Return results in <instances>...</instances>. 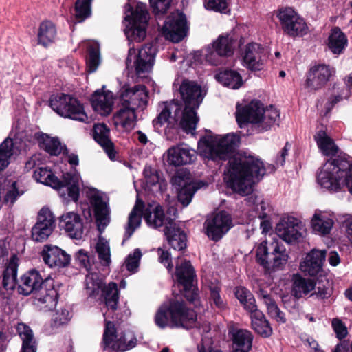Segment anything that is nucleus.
Wrapping results in <instances>:
<instances>
[{
  "mask_svg": "<svg viewBox=\"0 0 352 352\" xmlns=\"http://www.w3.org/2000/svg\"><path fill=\"white\" fill-rule=\"evenodd\" d=\"M332 327L339 339L344 338L347 334L346 327L339 319H333L332 321Z\"/></svg>",
  "mask_w": 352,
  "mask_h": 352,
  "instance_id": "nucleus-62",
  "label": "nucleus"
},
{
  "mask_svg": "<svg viewBox=\"0 0 352 352\" xmlns=\"http://www.w3.org/2000/svg\"><path fill=\"white\" fill-rule=\"evenodd\" d=\"M18 268V258L16 255L12 256L6 270L3 272L2 283L6 290L14 289Z\"/></svg>",
  "mask_w": 352,
  "mask_h": 352,
  "instance_id": "nucleus-41",
  "label": "nucleus"
},
{
  "mask_svg": "<svg viewBox=\"0 0 352 352\" xmlns=\"http://www.w3.org/2000/svg\"><path fill=\"white\" fill-rule=\"evenodd\" d=\"M87 52L88 55L86 60L87 67L89 72H94L100 64V54L98 43H89L87 47Z\"/></svg>",
  "mask_w": 352,
  "mask_h": 352,
  "instance_id": "nucleus-47",
  "label": "nucleus"
},
{
  "mask_svg": "<svg viewBox=\"0 0 352 352\" xmlns=\"http://www.w3.org/2000/svg\"><path fill=\"white\" fill-rule=\"evenodd\" d=\"M280 113L277 109L273 107L266 109H263L258 125H256V133L269 130L272 126L278 123Z\"/></svg>",
  "mask_w": 352,
  "mask_h": 352,
  "instance_id": "nucleus-40",
  "label": "nucleus"
},
{
  "mask_svg": "<svg viewBox=\"0 0 352 352\" xmlns=\"http://www.w3.org/2000/svg\"><path fill=\"white\" fill-rule=\"evenodd\" d=\"M256 294L259 298L263 300L265 305L273 300L269 292L263 288H259Z\"/></svg>",
  "mask_w": 352,
  "mask_h": 352,
  "instance_id": "nucleus-64",
  "label": "nucleus"
},
{
  "mask_svg": "<svg viewBox=\"0 0 352 352\" xmlns=\"http://www.w3.org/2000/svg\"><path fill=\"white\" fill-rule=\"evenodd\" d=\"M234 43V38L229 34L219 36L215 41L206 48V61L214 65L221 64L223 57L233 54Z\"/></svg>",
  "mask_w": 352,
  "mask_h": 352,
  "instance_id": "nucleus-16",
  "label": "nucleus"
},
{
  "mask_svg": "<svg viewBox=\"0 0 352 352\" xmlns=\"http://www.w3.org/2000/svg\"><path fill=\"white\" fill-rule=\"evenodd\" d=\"M44 262L50 267H65L70 263L71 256L58 246L45 245L41 252Z\"/></svg>",
  "mask_w": 352,
  "mask_h": 352,
  "instance_id": "nucleus-26",
  "label": "nucleus"
},
{
  "mask_svg": "<svg viewBox=\"0 0 352 352\" xmlns=\"http://www.w3.org/2000/svg\"><path fill=\"white\" fill-rule=\"evenodd\" d=\"M328 41L329 48L336 54H341L347 44L346 36L339 28L331 30Z\"/></svg>",
  "mask_w": 352,
  "mask_h": 352,
  "instance_id": "nucleus-42",
  "label": "nucleus"
},
{
  "mask_svg": "<svg viewBox=\"0 0 352 352\" xmlns=\"http://www.w3.org/2000/svg\"><path fill=\"white\" fill-rule=\"evenodd\" d=\"M262 113H263V105L258 100H252L250 104L242 107L238 104L236 121L241 128L243 125L251 124L252 131L256 133V125H258Z\"/></svg>",
  "mask_w": 352,
  "mask_h": 352,
  "instance_id": "nucleus-21",
  "label": "nucleus"
},
{
  "mask_svg": "<svg viewBox=\"0 0 352 352\" xmlns=\"http://www.w3.org/2000/svg\"><path fill=\"white\" fill-rule=\"evenodd\" d=\"M314 288L315 283L312 280L299 275L294 276L292 292L296 298H300L304 295H307Z\"/></svg>",
  "mask_w": 352,
  "mask_h": 352,
  "instance_id": "nucleus-43",
  "label": "nucleus"
},
{
  "mask_svg": "<svg viewBox=\"0 0 352 352\" xmlns=\"http://www.w3.org/2000/svg\"><path fill=\"white\" fill-rule=\"evenodd\" d=\"M246 200L250 205L254 206V210H256L259 219H264L267 217L265 210L268 204L263 198L252 194L250 195Z\"/></svg>",
  "mask_w": 352,
  "mask_h": 352,
  "instance_id": "nucleus-55",
  "label": "nucleus"
},
{
  "mask_svg": "<svg viewBox=\"0 0 352 352\" xmlns=\"http://www.w3.org/2000/svg\"><path fill=\"white\" fill-rule=\"evenodd\" d=\"M314 289L315 292L311 294V296H316L322 300L330 297L333 292L331 283L327 278L319 280L318 283H315Z\"/></svg>",
  "mask_w": 352,
  "mask_h": 352,
  "instance_id": "nucleus-53",
  "label": "nucleus"
},
{
  "mask_svg": "<svg viewBox=\"0 0 352 352\" xmlns=\"http://www.w3.org/2000/svg\"><path fill=\"white\" fill-rule=\"evenodd\" d=\"M50 107L63 118L82 122L88 121L89 118L82 104L71 95L61 94L52 96L50 98Z\"/></svg>",
  "mask_w": 352,
  "mask_h": 352,
  "instance_id": "nucleus-11",
  "label": "nucleus"
},
{
  "mask_svg": "<svg viewBox=\"0 0 352 352\" xmlns=\"http://www.w3.org/2000/svg\"><path fill=\"white\" fill-rule=\"evenodd\" d=\"M40 147L52 155H58L61 153H67V150L63 146L58 138H51L45 135L39 140Z\"/></svg>",
  "mask_w": 352,
  "mask_h": 352,
  "instance_id": "nucleus-44",
  "label": "nucleus"
},
{
  "mask_svg": "<svg viewBox=\"0 0 352 352\" xmlns=\"http://www.w3.org/2000/svg\"><path fill=\"white\" fill-rule=\"evenodd\" d=\"M14 154L13 140L7 138L0 144V170H3L10 164Z\"/></svg>",
  "mask_w": 352,
  "mask_h": 352,
  "instance_id": "nucleus-48",
  "label": "nucleus"
},
{
  "mask_svg": "<svg viewBox=\"0 0 352 352\" xmlns=\"http://www.w3.org/2000/svg\"><path fill=\"white\" fill-rule=\"evenodd\" d=\"M158 260L168 270H172L173 265L172 263V258L168 250H164L162 248L157 249Z\"/></svg>",
  "mask_w": 352,
  "mask_h": 352,
  "instance_id": "nucleus-61",
  "label": "nucleus"
},
{
  "mask_svg": "<svg viewBox=\"0 0 352 352\" xmlns=\"http://www.w3.org/2000/svg\"><path fill=\"white\" fill-rule=\"evenodd\" d=\"M269 251H270V245H267V243H261L256 250V259L264 267L267 263H270L268 260L270 252Z\"/></svg>",
  "mask_w": 352,
  "mask_h": 352,
  "instance_id": "nucleus-59",
  "label": "nucleus"
},
{
  "mask_svg": "<svg viewBox=\"0 0 352 352\" xmlns=\"http://www.w3.org/2000/svg\"><path fill=\"white\" fill-rule=\"evenodd\" d=\"M155 15L164 14L169 8L171 0H149Z\"/></svg>",
  "mask_w": 352,
  "mask_h": 352,
  "instance_id": "nucleus-60",
  "label": "nucleus"
},
{
  "mask_svg": "<svg viewBox=\"0 0 352 352\" xmlns=\"http://www.w3.org/2000/svg\"><path fill=\"white\" fill-rule=\"evenodd\" d=\"M16 331L22 340L21 352H36L37 342L31 328L25 323H19Z\"/></svg>",
  "mask_w": 352,
  "mask_h": 352,
  "instance_id": "nucleus-34",
  "label": "nucleus"
},
{
  "mask_svg": "<svg viewBox=\"0 0 352 352\" xmlns=\"http://www.w3.org/2000/svg\"><path fill=\"white\" fill-rule=\"evenodd\" d=\"M234 294L248 312L255 310L257 307L256 300L248 289L243 287H237L235 288Z\"/></svg>",
  "mask_w": 352,
  "mask_h": 352,
  "instance_id": "nucleus-46",
  "label": "nucleus"
},
{
  "mask_svg": "<svg viewBox=\"0 0 352 352\" xmlns=\"http://www.w3.org/2000/svg\"><path fill=\"white\" fill-rule=\"evenodd\" d=\"M205 8L215 12L227 13L229 12L228 0H207Z\"/></svg>",
  "mask_w": 352,
  "mask_h": 352,
  "instance_id": "nucleus-58",
  "label": "nucleus"
},
{
  "mask_svg": "<svg viewBox=\"0 0 352 352\" xmlns=\"http://www.w3.org/2000/svg\"><path fill=\"white\" fill-rule=\"evenodd\" d=\"M91 103L95 111L101 116H107L111 113L114 104L113 93L100 92L97 90L91 96Z\"/></svg>",
  "mask_w": 352,
  "mask_h": 352,
  "instance_id": "nucleus-28",
  "label": "nucleus"
},
{
  "mask_svg": "<svg viewBox=\"0 0 352 352\" xmlns=\"http://www.w3.org/2000/svg\"><path fill=\"white\" fill-rule=\"evenodd\" d=\"M334 72L333 67L325 64H318L312 67L307 76V87L311 90L321 89L330 80Z\"/></svg>",
  "mask_w": 352,
  "mask_h": 352,
  "instance_id": "nucleus-22",
  "label": "nucleus"
},
{
  "mask_svg": "<svg viewBox=\"0 0 352 352\" xmlns=\"http://www.w3.org/2000/svg\"><path fill=\"white\" fill-rule=\"evenodd\" d=\"M290 147L291 145L287 142L280 152V155L276 157V165L283 166L285 162V157L288 155V151L289 150Z\"/></svg>",
  "mask_w": 352,
  "mask_h": 352,
  "instance_id": "nucleus-63",
  "label": "nucleus"
},
{
  "mask_svg": "<svg viewBox=\"0 0 352 352\" xmlns=\"http://www.w3.org/2000/svg\"><path fill=\"white\" fill-rule=\"evenodd\" d=\"M144 202L138 198L133 210L129 215L122 244L128 240L133 235L135 230L140 227L142 217H143L148 226L151 228H158L163 226H165L164 234L168 244L174 250L182 251L186 248V234L179 226L175 223L174 219L165 217L161 206L157 205L153 207V206L148 205L145 209H144Z\"/></svg>",
  "mask_w": 352,
  "mask_h": 352,
  "instance_id": "nucleus-3",
  "label": "nucleus"
},
{
  "mask_svg": "<svg viewBox=\"0 0 352 352\" xmlns=\"http://www.w3.org/2000/svg\"><path fill=\"white\" fill-rule=\"evenodd\" d=\"M319 149L324 155H331V158L339 156L336 155L338 151V147L335 144L333 140L327 135L323 130L318 131L314 136Z\"/></svg>",
  "mask_w": 352,
  "mask_h": 352,
  "instance_id": "nucleus-37",
  "label": "nucleus"
},
{
  "mask_svg": "<svg viewBox=\"0 0 352 352\" xmlns=\"http://www.w3.org/2000/svg\"><path fill=\"white\" fill-rule=\"evenodd\" d=\"M304 226L294 217L281 218L276 226L277 235L287 243H292L302 236Z\"/></svg>",
  "mask_w": 352,
  "mask_h": 352,
  "instance_id": "nucleus-20",
  "label": "nucleus"
},
{
  "mask_svg": "<svg viewBox=\"0 0 352 352\" xmlns=\"http://www.w3.org/2000/svg\"><path fill=\"white\" fill-rule=\"evenodd\" d=\"M188 30L186 16L177 10L171 13L166 18L160 34L166 39L178 43L186 36Z\"/></svg>",
  "mask_w": 352,
  "mask_h": 352,
  "instance_id": "nucleus-15",
  "label": "nucleus"
},
{
  "mask_svg": "<svg viewBox=\"0 0 352 352\" xmlns=\"http://www.w3.org/2000/svg\"><path fill=\"white\" fill-rule=\"evenodd\" d=\"M232 334L234 352H248L252 349L254 336L250 331L243 329H235Z\"/></svg>",
  "mask_w": 352,
  "mask_h": 352,
  "instance_id": "nucleus-33",
  "label": "nucleus"
},
{
  "mask_svg": "<svg viewBox=\"0 0 352 352\" xmlns=\"http://www.w3.org/2000/svg\"><path fill=\"white\" fill-rule=\"evenodd\" d=\"M105 327L102 338L103 352H123L135 346L137 338L131 331H126L118 334L113 322L107 320L109 318L118 319L114 312L103 314Z\"/></svg>",
  "mask_w": 352,
  "mask_h": 352,
  "instance_id": "nucleus-8",
  "label": "nucleus"
},
{
  "mask_svg": "<svg viewBox=\"0 0 352 352\" xmlns=\"http://www.w3.org/2000/svg\"><path fill=\"white\" fill-rule=\"evenodd\" d=\"M197 321L196 312L187 307L185 301L179 295H175L166 302L164 303L155 314V324L160 328L166 327H192Z\"/></svg>",
  "mask_w": 352,
  "mask_h": 352,
  "instance_id": "nucleus-6",
  "label": "nucleus"
},
{
  "mask_svg": "<svg viewBox=\"0 0 352 352\" xmlns=\"http://www.w3.org/2000/svg\"><path fill=\"white\" fill-rule=\"evenodd\" d=\"M288 260V254L285 248L279 245L278 242L270 243V254L269 255V261L265 267L273 270H279L284 266Z\"/></svg>",
  "mask_w": 352,
  "mask_h": 352,
  "instance_id": "nucleus-32",
  "label": "nucleus"
},
{
  "mask_svg": "<svg viewBox=\"0 0 352 352\" xmlns=\"http://www.w3.org/2000/svg\"><path fill=\"white\" fill-rule=\"evenodd\" d=\"M92 0H76L75 3V16L78 22L83 21L91 15Z\"/></svg>",
  "mask_w": 352,
  "mask_h": 352,
  "instance_id": "nucleus-52",
  "label": "nucleus"
},
{
  "mask_svg": "<svg viewBox=\"0 0 352 352\" xmlns=\"http://www.w3.org/2000/svg\"><path fill=\"white\" fill-rule=\"evenodd\" d=\"M87 197L94 210L99 230H104L110 222V208L107 196L94 188L89 189Z\"/></svg>",
  "mask_w": 352,
  "mask_h": 352,
  "instance_id": "nucleus-17",
  "label": "nucleus"
},
{
  "mask_svg": "<svg viewBox=\"0 0 352 352\" xmlns=\"http://www.w3.org/2000/svg\"><path fill=\"white\" fill-rule=\"evenodd\" d=\"M124 18L125 34L129 40L142 41L146 36V29L148 21L149 14L145 3H138L135 10L131 11Z\"/></svg>",
  "mask_w": 352,
  "mask_h": 352,
  "instance_id": "nucleus-12",
  "label": "nucleus"
},
{
  "mask_svg": "<svg viewBox=\"0 0 352 352\" xmlns=\"http://www.w3.org/2000/svg\"><path fill=\"white\" fill-rule=\"evenodd\" d=\"M333 223V219L327 213L322 212H316L311 219L313 230L321 235L329 234Z\"/></svg>",
  "mask_w": 352,
  "mask_h": 352,
  "instance_id": "nucleus-36",
  "label": "nucleus"
},
{
  "mask_svg": "<svg viewBox=\"0 0 352 352\" xmlns=\"http://www.w3.org/2000/svg\"><path fill=\"white\" fill-rule=\"evenodd\" d=\"M325 256V250H313L307 254L305 260L300 263V268L303 272L309 276H316L322 271Z\"/></svg>",
  "mask_w": 352,
  "mask_h": 352,
  "instance_id": "nucleus-27",
  "label": "nucleus"
},
{
  "mask_svg": "<svg viewBox=\"0 0 352 352\" xmlns=\"http://www.w3.org/2000/svg\"><path fill=\"white\" fill-rule=\"evenodd\" d=\"M87 272L85 280L87 294L89 297L96 298L102 292L107 308L106 312H110V311L115 312L117 310L119 300V291L117 284L111 282L104 285L102 280L100 278L98 269Z\"/></svg>",
  "mask_w": 352,
  "mask_h": 352,
  "instance_id": "nucleus-9",
  "label": "nucleus"
},
{
  "mask_svg": "<svg viewBox=\"0 0 352 352\" xmlns=\"http://www.w3.org/2000/svg\"><path fill=\"white\" fill-rule=\"evenodd\" d=\"M58 294L53 287H43L35 296V303L43 311L53 310L58 302Z\"/></svg>",
  "mask_w": 352,
  "mask_h": 352,
  "instance_id": "nucleus-30",
  "label": "nucleus"
},
{
  "mask_svg": "<svg viewBox=\"0 0 352 352\" xmlns=\"http://www.w3.org/2000/svg\"><path fill=\"white\" fill-rule=\"evenodd\" d=\"M216 79L223 86L237 89L243 85L242 77L234 70L225 69L216 74Z\"/></svg>",
  "mask_w": 352,
  "mask_h": 352,
  "instance_id": "nucleus-39",
  "label": "nucleus"
},
{
  "mask_svg": "<svg viewBox=\"0 0 352 352\" xmlns=\"http://www.w3.org/2000/svg\"><path fill=\"white\" fill-rule=\"evenodd\" d=\"M317 182L333 192L346 187L352 195V158L344 154L327 160L317 173Z\"/></svg>",
  "mask_w": 352,
  "mask_h": 352,
  "instance_id": "nucleus-5",
  "label": "nucleus"
},
{
  "mask_svg": "<svg viewBox=\"0 0 352 352\" xmlns=\"http://www.w3.org/2000/svg\"><path fill=\"white\" fill-rule=\"evenodd\" d=\"M197 188L192 184H184L179 189L177 195L179 201L184 206H187L191 201Z\"/></svg>",
  "mask_w": 352,
  "mask_h": 352,
  "instance_id": "nucleus-54",
  "label": "nucleus"
},
{
  "mask_svg": "<svg viewBox=\"0 0 352 352\" xmlns=\"http://www.w3.org/2000/svg\"><path fill=\"white\" fill-rule=\"evenodd\" d=\"M179 93L184 103V109L177 101L164 103L162 111L153 121L155 127H161L166 123L168 126L179 124L187 133L195 131L199 122L197 109L202 102L206 93L199 85L188 80H183Z\"/></svg>",
  "mask_w": 352,
  "mask_h": 352,
  "instance_id": "nucleus-2",
  "label": "nucleus"
},
{
  "mask_svg": "<svg viewBox=\"0 0 352 352\" xmlns=\"http://www.w3.org/2000/svg\"><path fill=\"white\" fill-rule=\"evenodd\" d=\"M208 287L210 290L209 302L211 306H214L220 310L225 309L226 308V302L220 294L221 287L219 283H211Z\"/></svg>",
  "mask_w": 352,
  "mask_h": 352,
  "instance_id": "nucleus-50",
  "label": "nucleus"
},
{
  "mask_svg": "<svg viewBox=\"0 0 352 352\" xmlns=\"http://www.w3.org/2000/svg\"><path fill=\"white\" fill-rule=\"evenodd\" d=\"M206 234L213 241H218L232 226L231 216L226 211L208 217L204 223Z\"/></svg>",
  "mask_w": 352,
  "mask_h": 352,
  "instance_id": "nucleus-18",
  "label": "nucleus"
},
{
  "mask_svg": "<svg viewBox=\"0 0 352 352\" xmlns=\"http://www.w3.org/2000/svg\"><path fill=\"white\" fill-rule=\"evenodd\" d=\"M34 177L38 182L51 186L59 191L61 196H65L74 201L79 198L80 175L77 173H66L63 175L62 180L54 175L51 170L45 167H40L34 172Z\"/></svg>",
  "mask_w": 352,
  "mask_h": 352,
  "instance_id": "nucleus-7",
  "label": "nucleus"
},
{
  "mask_svg": "<svg viewBox=\"0 0 352 352\" xmlns=\"http://www.w3.org/2000/svg\"><path fill=\"white\" fill-rule=\"evenodd\" d=\"M176 277L182 295L195 308L201 307L195 272L189 261L176 265Z\"/></svg>",
  "mask_w": 352,
  "mask_h": 352,
  "instance_id": "nucleus-10",
  "label": "nucleus"
},
{
  "mask_svg": "<svg viewBox=\"0 0 352 352\" xmlns=\"http://www.w3.org/2000/svg\"><path fill=\"white\" fill-rule=\"evenodd\" d=\"M156 53L157 47L153 43L145 44L139 50L137 55L135 50L130 48L126 59L127 69H129L130 67L131 69L134 67L135 74L138 77H144L146 74L148 73L153 67Z\"/></svg>",
  "mask_w": 352,
  "mask_h": 352,
  "instance_id": "nucleus-13",
  "label": "nucleus"
},
{
  "mask_svg": "<svg viewBox=\"0 0 352 352\" xmlns=\"http://www.w3.org/2000/svg\"><path fill=\"white\" fill-rule=\"evenodd\" d=\"M56 38V29L54 24L50 21H43L37 35L38 43L46 47L54 43Z\"/></svg>",
  "mask_w": 352,
  "mask_h": 352,
  "instance_id": "nucleus-38",
  "label": "nucleus"
},
{
  "mask_svg": "<svg viewBox=\"0 0 352 352\" xmlns=\"http://www.w3.org/2000/svg\"><path fill=\"white\" fill-rule=\"evenodd\" d=\"M148 101V91L145 85L124 86L119 91V109L113 117L115 124L125 130L132 129L136 122V111H143Z\"/></svg>",
  "mask_w": 352,
  "mask_h": 352,
  "instance_id": "nucleus-4",
  "label": "nucleus"
},
{
  "mask_svg": "<svg viewBox=\"0 0 352 352\" xmlns=\"http://www.w3.org/2000/svg\"><path fill=\"white\" fill-rule=\"evenodd\" d=\"M55 228V219L47 208H42L37 217V221L32 228V239L36 242L46 241Z\"/></svg>",
  "mask_w": 352,
  "mask_h": 352,
  "instance_id": "nucleus-19",
  "label": "nucleus"
},
{
  "mask_svg": "<svg viewBox=\"0 0 352 352\" xmlns=\"http://www.w3.org/2000/svg\"><path fill=\"white\" fill-rule=\"evenodd\" d=\"M110 130L104 123L96 124L94 126V138L103 148L109 157H116V151L113 142L109 138Z\"/></svg>",
  "mask_w": 352,
  "mask_h": 352,
  "instance_id": "nucleus-29",
  "label": "nucleus"
},
{
  "mask_svg": "<svg viewBox=\"0 0 352 352\" xmlns=\"http://www.w3.org/2000/svg\"><path fill=\"white\" fill-rule=\"evenodd\" d=\"M277 17L284 33L292 37L302 36L307 34L308 27L297 12L291 8H283L278 10Z\"/></svg>",
  "mask_w": 352,
  "mask_h": 352,
  "instance_id": "nucleus-14",
  "label": "nucleus"
},
{
  "mask_svg": "<svg viewBox=\"0 0 352 352\" xmlns=\"http://www.w3.org/2000/svg\"><path fill=\"white\" fill-rule=\"evenodd\" d=\"M70 319L71 316L68 309H60V310H57L53 316L52 327L58 328L67 324Z\"/></svg>",
  "mask_w": 352,
  "mask_h": 352,
  "instance_id": "nucleus-56",
  "label": "nucleus"
},
{
  "mask_svg": "<svg viewBox=\"0 0 352 352\" xmlns=\"http://www.w3.org/2000/svg\"><path fill=\"white\" fill-rule=\"evenodd\" d=\"M196 159V151L186 144L174 146L167 151V162L170 165L174 166L191 164Z\"/></svg>",
  "mask_w": 352,
  "mask_h": 352,
  "instance_id": "nucleus-24",
  "label": "nucleus"
},
{
  "mask_svg": "<svg viewBox=\"0 0 352 352\" xmlns=\"http://www.w3.org/2000/svg\"><path fill=\"white\" fill-rule=\"evenodd\" d=\"M47 278L44 280L38 271L32 270L23 274L20 279L18 285V292L24 296H28L32 293H37L43 285L47 283Z\"/></svg>",
  "mask_w": 352,
  "mask_h": 352,
  "instance_id": "nucleus-25",
  "label": "nucleus"
},
{
  "mask_svg": "<svg viewBox=\"0 0 352 352\" xmlns=\"http://www.w3.org/2000/svg\"><path fill=\"white\" fill-rule=\"evenodd\" d=\"M3 190L5 195L3 204L9 207H12L18 198L24 194V190L20 188L16 182H9V184L4 187Z\"/></svg>",
  "mask_w": 352,
  "mask_h": 352,
  "instance_id": "nucleus-45",
  "label": "nucleus"
},
{
  "mask_svg": "<svg viewBox=\"0 0 352 352\" xmlns=\"http://www.w3.org/2000/svg\"><path fill=\"white\" fill-rule=\"evenodd\" d=\"M61 222L68 235L75 239H80L83 235V224L80 217L70 212L62 216Z\"/></svg>",
  "mask_w": 352,
  "mask_h": 352,
  "instance_id": "nucleus-31",
  "label": "nucleus"
},
{
  "mask_svg": "<svg viewBox=\"0 0 352 352\" xmlns=\"http://www.w3.org/2000/svg\"><path fill=\"white\" fill-rule=\"evenodd\" d=\"M74 260L77 265L87 272L98 270V263L94 262L89 252L84 249H80L75 253Z\"/></svg>",
  "mask_w": 352,
  "mask_h": 352,
  "instance_id": "nucleus-49",
  "label": "nucleus"
},
{
  "mask_svg": "<svg viewBox=\"0 0 352 352\" xmlns=\"http://www.w3.org/2000/svg\"><path fill=\"white\" fill-rule=\"evenodd\" d=\"M240 138L234 134L206 135L199 142L198 148L201 155L214 162L228 160V168L226 173L228 185L241 195L250 194L252 190L254 179L259 180L267 173L276 170L274 165L265 166L260 159L236 152Z\"/></svg>",
  "mask_w": 352,
  "mask_h": 352,
  "instance_id": "nucleus-1",
  "label": "nucleus"
},
{
  "mask_svg": "<svg viewBox=\"0 0 352 352\" xmlns=\"http://www.w3.org/2000/svg\"><path fill=\"white\" fill-rule=\"evenodd\" d=\"M250 314L252 327L253 329L263 337L267 338L271 336L272 329L265 315L256 307L255 310L248 311Z\"/></svg>",
  "mask_w": 352,
  "mask_h": 352,
  "instance_id": "nucleus-35",
  "label": "nucleus"
},
{
  "mask_svg": "<svg viewBox=\"0 0 352 352\" xmlns=\"http://www.w3.org/2000/svg\"><path fill=\"white\" fill-rule=\"evenodd\" d=\"M266 58V50L261 44L252 43L246 45L243 60L245 66L248 69L254 71L261 70Z\"/></svg>",
  "mask_w": 352,
  "mask_h": 352,
  "instance_id": "nucleus-23",
  "label": "nucleus"
},
{
  "mask_svg": "<svg viewBox=\"0 0 352 352\" xmlns=\"http://www.w3.org/2000/svg\"><path fill=\"white\" fill-rule=\"evenodd\" d=\"M96 251L100 263L104 266H108L111 261L109 243L104 239H100L96 243Z\"/></svg>",
  "mask_w": 352,
  "mask_h": 352,
  "instance_id": "nucleus-51",
  "label": "nucleus"
},
{
  "mask_svg": "<svg viewBox=\"0 0 352 352\" xmlns=\"http://www.w3.org/2000/svg\"><path fill=\"white\" fill-rule=\"evenodd\" d=\"M142 252L140 249H135L133 253L129 254L126 261L125 266L128 271L135 273L139 267Z\"/></svg>",
  "mask_w": 352,
  "mask_h": 352,
  "instance_id": "nucleus-57",
  "label": "nucleus"
}]
</instances>
